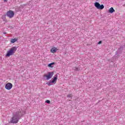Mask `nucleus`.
Wrapping results in <instances>:
<instances>
[{"label": "nucleus", "instance_id": "f257e3e1", "mask_svg": "<svg viewBox=\"0 0 125 125\" xmlns=\"http://www.w3.org/2000/svg\"><path fill=\"white\" fill-rule=\"evenodd\" d=\"M21 117H22V112L21 109H19V111L13 113V117L11 118L9 122L10 124H17Z\"/></svg>", "mask_w": 125, "mask_h": 125}, {"label": "nucleus", "instance_id": "f03ea898", "mask_svg": "<svg viewBox=\"0 0 125 125\" xmlns=\"http://www.w3.org/2000/svg\"><path fill=\"white\" fill-rule=\"evenodd\" d=\"M17 50V48L14 46L11 48L9 51H7V54H6V57H8L11 55H13Z\"/></svg>", "mask_w": 125, "mask_h": 125}, {"label": "nucleus", "instance_id": "7ed1b4c3", "mask_svg": "<svg viewBox=\"0 0 125 125\" xmlns=\"http://www.w3.org/2000/svg\"><path fill=\"white\" fill-rule=\"evenodd\" d=\"M58 77V76H57V75H55L53 77V80L52 81L50 80L49 82H47L46 83V84H48V85L50 86L52 85V83H56V82H57Z\"/></svg>", "mask_w": 125, "mask_h": 125}, {"label": "nucleus", "instance_id": "20e7f679", "mask_svg": "<svg viewBox=\"0 0 125 125\" xmlns=\"http://www.w3.org/2000/svg\"><path fill=\"white\" fill-rule=\"evenodd\" d=\"M54 74L53 72H49L47 74H44L43 77L44 78H46L47 81H48V80H50L52 78Z\"/></svg>", "mask_w": 125, "mask_h": 125}, {"label": "nucleus", "instance_id": "39448f33", "mask_svg": "<svg viewBox=\"0 0 125 125\" xmlns=\"http://www.w3.org/2000/svg\"><path fill=\"white\" fill-rule=\"evenodd\" d=\"M94 5L95 7L97 8V9H103L104 8V5H100V4L98 2H96L94 3Z\"/></svg>", "mask_w": 125, "mask_h": 125}, {"label": "nucleus", "instance_id": "423d86ee", "mask_svg": "<svg viewBox=\"0 0 125 125\" xmlns=\"http://www.w3.org/2000/svg\"><path fill=\"white\" fill-rule=\"evenodd\" d=\"M6 16L9 18H12L14 16V12L11 10H9V11L7 12Z\"/></svg>", "mask_w": 125, "mask_h": 125}, {"label": "nucleus", "instance_id": "0eeeda50", "mask_svg": "<svg viewBox=\"0 0 125 125\" xmlns=\"http://www.w3.org/2000/svg\"><path fill=\"white\" fill-rule=\"evenodd\" d=\"M12 83H8L5 84V88H6V89H7L8 90H10V89L12 88Z\"/></svg>", "mask_w": 125, "mask_h": 125}, {"label": "nucleus", "instance_id": "6e6552de", "mask_svg": "<svg viewBox=\"0 0 125 125\" xmlns=\"http://www.w3.org/2000/svg\"><path fill=\"white\" fill-rule=\"evenodd\" d=\"M56 51H57V49L55 47L51 49V52H52V53H55Z\"/></svg>", "mask_w": 125, "mask_h": 125}, {"label": "nucleus", "instance_id": "1a4fd4ad", "mask_svg": "<svg viewBox=\"0 0 125 125\" xmlns=\"http://www.w3.org/2000/svg\"><path fill=\"white\" fill-rule=\"evenodd\" d=\"M109 13H113V12H115V9H114V8L111 7L109 9Z\"/></svg>", "mask_w": 125, "mask_h": 125}, {"label": "nucleus", "instance_id": "9d476101", "mask_svg": "<svg viewBox=\"0 0 125 125\" xmlns=\"http://www.w3.org/2000/svg\"><path fill=\"white\" fill-rule=\"evenodd\" d=\"M17 39H11L10 42H11L12 43H14V42H17Z\"/></svg>", "mask_w": 125, "mask_h": 125}, {"label": "nucleus", "instance_id": "9b49d317", "mask_svg": "<svg viewBox=\"0 0 125 125\" xmlns=\"http://www.w3.org/2000/svg\"><path fill=\"white\" fill-rule=\"evenodd\" d=\"M55 64L54 62H52L51 63H49L48 65V67H49V68H52V65H54Z\"/></svg>", "mask_w": 125, "mask_h": 125}, {"label": "nucleus", "instance_id": "f8f14e48", "mask_svg": "<svg viewBox=\"0 0 125 125\" xmlns=\"http://www.w3.org/2000/svg\"><path fill=\"white\" fill-rule=\"evenodd\" d=\"M73 70H74V71H79V68L76 67H73Z\"/></svg>", "mask_w": 125, "mask_h": 125}, {"label": "nucleus", "instance_id": "ddd939ff", "mask_svg": "<svg viewBox=\"0 0 125 125\" xmlns=\"http://www.w3.org/2000/svg\"><path fill=\"white\" fill-rule=\"evenodd\" d=\"M45 102L46 103H47V104H50V101L49 100H46Z\"/></svg>", "mask_w": 125, "mask_h": 125}, {"label": "nucleus", "instance_id": "4468645a", "mask_svg": "<svg viewBox=\"0 0 125 125\" xmlns=\"http://www.w3.org/2000/svg\"><path fill=\"white\" fill-rule=\"evenodd\" d=\"M67 97H69V98H72V95H68L67 96Z\"/></svg>", "mask_w": 125, "mask_h": 125}, {"label": "nucleus", "instance_id": "2eb2a0df", "mask_svg": "<svg viewBox=\"0 0 125 125\" xmlns=\"http://www.w3.org/2000/svg\"><path fill=\"white\" fill-rule=\"evenodd\" d=\"M2 19H4V20L5 19V16H2Z\"/></svg>", "mask_w": 125, "mask_h": 125}, {"label": "nucleus", "instance_id": "dca6fc26", "mask_svg": "<svg viewBox=\"0 0 125 125\" xmlns=\"http://www.w3.org/2000/svg\"><path fill=\"white\" fill-rule=\"evenodd\" d=\"M98 43V44H101V43H102V42L100 41Z\"/></svg>", "mask_w": 125, "mask_h": 125}, {"label": "nucleus", "instance_id": "f3484780", "mask_svg": "<svg viewBox=\"0 0 125 125\" xmlns=\"http://www.w3.org/2000/svg\"><path fill=\"white\" fill-rule=\"evenodd\" d=\"M5 2H7V0H3Z\"/></svg>", "mask_w": 125, "mask_h": 125}]
</instances>
